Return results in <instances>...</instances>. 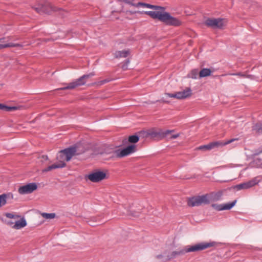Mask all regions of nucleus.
I'll return each mask as SVG.
<instances>
[{
	"label": "nucleus",
	"mask_w": 262,
	"mask_h": 262,
	"mask_svg": "<svg viewBox=\"0 0 262 262\" xmlns=\"http://www.w3.org/2000/svg\"><path fill=\"white\" fill-rule=\"evenodd\" d=\"M212 71L209 68H203L199 72V76L200 78L207 77L211 75Z\"/></svg>",
	"instance_id": "19"
},
{
	"label": "nucleus",
	"mask_w": 262,
	"mask_h": 262,
	"mask_svg": "<svg viewBox=\"0 0 262 262\" xmlns=\"http://www.w3.org/2000/svg\"><path fill=\"white\" fill-rule=\"evenodd\" d=\"M37 188V185L35 183H30L24 186L19 187L18 192L21 194L31 193Z\"/></svg>",
	"instance_id": "12"
},
{
	"label": "nucleus",
	"mask_w": 262,
	"mask_h": 262,
	"mask_svg": "<svg viewBox=\"0 0 262 262\" xmlns=\"http://www.w3.org/2000/svg\"><path fill=\"white\" fill-rule=\"evenodd\" d=\"M246 249H249V250H256V251L260 250V248H259L258 247H253L252 246H251V245H247V246H246Z\"/></svg>",
	"instance_id": "31"
},
{
	"label": "nucleus",
	"mask_w": 262,
	"mask_h": 262,
	"mask_svg": "<svg viewBox=\"0 0 262 262\" xmlns=\"http://www.w3.org/2000/svg\"><path fill=\"white\" fill-rule=\"evenodd\" d=\"M199 70L198 69H194L192 70L190 74L188 75V77L191 78L193 79H196L198 78V74H199Z\"/></svg>",
	"instance_id": "21"
},
{
	"label": "nucleus",
	"mask_w": 262,
	"mask_h": 262,
	"mask_svg": "<svg viewBox=\"0 0 262 262\" xmlns=\"http://www.w3.org/2000/svg\"><path fill=\"white\" fill-rule=\"evenodd\" d=\"M252 130L258 134H262V123H256L252 126Z\"/></svg>",
	"instance_id": "20"
},
{
	"label": "nucleus",
	"mask_w": 262,
	"mask_h": 262,
	"mask_svg": "<svg viewBox=\"0 0 262 262\" xmlns=\"http://www.w3.org/2000/svg\"><path fill=\"white\" fill-rule=\"evenodd\" d=\"M192 94V91L190 88H187L182 91L177 92L174 93H165V95L170 98L178 99H184L190 97Z\"/></svg>",
	"instance_id": "8"
},
{
	"label": "nucleus",
	"mask_w": 262,
	"mask_h": 262,
	"mask_svg": "<svg viewBox=\"0 0 262 262\" xmlns=\"http://www.w3.org/2000/svg\"><path fill=\"white\" fill-rule=\"evenodd\" d=\"M173 130H163L160 129L157 131L154 129L148 130L147 132V135L152 138H159L160 139L166 137L169 134L173 132Z\"/></svg>",
	"instance_id": "11"
},
{
	"label": "nucleus",
	"mask_w": 262,
	"mask_h": 262,
	"mask_svg": "<svg viewBox=\"0 0 262 262\" xmlns=\"http://www.w3.org/2000/svg\"><path fill=\"white\" fill-rule=\"evenodd\" d=\"M91 182L94 183L99 182L106 178V173L101 170H96L86 176Z\"/></svg>",
	"instance_id": "9"
},
{
	"label": "nucleus",
	"mask_w": 262,
	"mask_h": 262,
	"mask_svg": "<svg viewBox=\"0 0 262 262\" xmlns=\"http://www.w3.org/2000/svg\"><path fill=\"white\" fill-rule=\"evenodd\" d=\"M143 6L149 9H154L157 11H147L141 12L149 15L153 19H158L167 25L179 26L181 25V21L178 18L172 16L169 13L165 12V8L146 4L142 2L137 3L136 7Z\"/></svg>",
	"instance_id": "1"
},
{
	"label": "nucleus",
	"mask_w": 262,
	"mask_h": 262,
	"mask_svg": "<svg viewBox=\"0 0 262 262\" xmlns=\"http://www.w3.org/2000/svg\"><path fill=\"white\" fill-rule=\"evenodd\" d=\"M7 194L4 193L0 195V207L4 206L7 202Z\"/></svg>",
	"instance_id": "23"
},
{
	"label": "nucleus",
	"mask_w": 262,
	"mask_h": 262,
	"mask_svg": "<svg viewBox=\"0 0 262 262\" xmlns=\"http://www.w3.org/2000/svg\"><path fill=\"white\" fill-rule=\"evenodd\" d=\"M129 62V59H126L125 60V62H124V64L123 65H122V69H124V70H125L127 68V66Z\"/></svg>",
	"instance_id": "32"
},
{
	"label": "nucleus",
	"mask_w": 262,
	"mask_h": 262,
	"mask_svg": "<svg viewBox=\"0 0 262 262\" xmlns=\"http://www.w3.org/2000/svg\"><path fill=\"white\" fill-rule=\"evenodd\" d=\"M6 216L9 219H13L14 217V215L11 213H7L5 214Z\"/></svg>",
	"instance_id": "33"
},
{
	"label": "nucleus",
	"mask_w": 262,
	"mask_h": 262,
	"mask_svg": "<svg viewBox=\"0 0 262 262\" xmlns=\"http://www.w3.org/2000/svg\"><path fill=\"white\" fill-rule=\"evenodd\" d=\"M42 158L43 160L46 161L48 159V157L47 155H42Z\"/></svg>",
	"instance_id": "38"
},
{
	"label": "nucleus",
	"mask_w": 262,
	"mask_h": 262,
	"mask_svg": "<svg viewBox=\"0 0 262 262\" xmlns=\"http://www.w3.org/2000/svg\"><path fill=\"white\" fill-rule=\"evenodd\" d=\"M223 193L219 191L217 192H212L210 194H204L190 197L187 201V205L189 207L199 206L202 204H209L210 202L217 201L221 199Z\"/></svg>",
	"instance_id": "3"
},
{
	"label": "nucleus",
	"mask_w": 262,
	"mask_h": 262,
	"mask_svg": "<svg viewBox=\"0 0 262 262\" xmlns=\"http://www.w3.org/2000/svg\"><path fill=\"white\" fill-rule=\"evenodd\" d=\"M8 224L9 225H13V222H8Z\"/></svg>",
	"instance_id": "40"
},
{
	"label": "nucleus",
	"mask_w": 262,
	"mask_h": 262,
	"mask_svg": "<svg viewBox=\"0 0 262 262\" xmlns=\"http://www.w3.org/2000/svg\"><path fill=\"white\" fill-rule=\"evenodd\" d=\"M5 108V111L6 112H11L18 109V107L17 106H9L7 105H6Z\"/></svg>",
	"instance_id": "29"
},
{
	"label": "nucleus",
	"mask_w": 262,
	"mask_h": 262,
	"mask_svg": "<svg viewBox=\"0 0 262 262\" xmlns=\"http://www.w3.org/2000/svg\"><path fill=\"white\" fill-rule=\"evenodd\" d=\"M237 138H233L230 140H229L225 142H221V141H215L210 143L211 146L212 147V149L216 147H219V146H223L224 145H227L229 143H231L233 142L234 141L237 140Z\"/></svg>",
	"instance_id": "16"
},
{
	"label": "nucleus",
	"mask_w": 262,
	"mask_h": 262,
	"mask_svg": "<svg viewBox=\"0 0 262 262\" xmlns=\"http://www.w3.org/2000/svg\"><path fill=\"white\" fill-rule=\"evenodd\" d=\"M3 49V44H0V50Z\"/></svg>",
	"instance_id": "41"
},
{
	"label": "nucleus",
	"mask_w": 262,
	"mask_h": 262,
	"mask_svg": "<svg viewBox=\"0 0 262 262\" xmlns=\"http://www.w3.org/2000/svg\"><path fill=\"white\" fill-rule=\"evenodd\" d=\"M21 47V45L19 43H8L6 44H3V49L7 48L9 47Z\"/></svg>",
	"instance_id": "25"
},
{
	"label": "nucleus",
	"mask_w": 262,
	"mask_h": 262,
	"mask_svg": "<svg viewBox=\"0 0 262 262\" xmlns=\"http://www.w3.org/2000/svg\"><path fill=\"white\" fill-rule=\"evenodd\" d=\"M140 137L137 135L130 136L128 137V141L130 143H136L139 140Z\"/></svg>",
	"instance_id": "22"
},
{
	"label": "nucleus",
	"mask_w": 262,
	"mask_h": 262,
	"mask_svg": "<svg viewBox=\"0 0 262 262\" xmlns=\"http://www.w3.org/2000/svg\"><path fill=\"white\" fill-rule=\"evenodd\" d=\"M228 75H232V76H240L241 77H244V78H249L251 76V75H246V74H244L242 72L230 73Z\"/></svg>",
	"instance_id": "26"
},
{
	"label": "nucleus",
	"mask_w": 262,
	"mask_h": 262,
	"mask_svg": "<svg viewBox=\"0 0 262 262\" xmlns=\"http://www.w3.org/2000/svg\"><path fill=\"white\" fill-rule=\"evenodd\" d=\"M213 246V243L202 242L193 245H188L186 247L187 253H189L202 251Z\"/></svg>",
	"instance_id": "7"
},
{
	"label": "nucleus",
	"mask_w": 262,
	"mask_h": 262,
	"mask_svg": "<svg viewBox=\"0 0 262 262\" xmlns=\"http://www.w3.org/2000/svg\"><path fill=\"white\" fill-rule=\"evenodd\" d=\"M260 249V250L259 251L262 250V249Z\"/></svg>",
	"instance_id": "45"
},
{
	"label": "nucleus",
	"mask_w": 262,
	"mask_h": 262,
	"mask_svg": "<svg viewBox=\"0 0 262 262\" xmlns=\"http://www.w3.org/2000/svg\"><path fill=\"white\" fill-rule=\"evenodd\" d=\"M200 150H210L212 149L211 144L209 143L207 145H201L199 148Z\"/></svg>",
	"instance_id": "28"
},
{
	"label": "nucleus",
	"mask_w": 262,
	"mask_h": 262,
	"mask_svg": "<svg viewBox=\"0 0 262 262\" xmlns=\"http://www.w3.org/2000/svg\"><path fill=\"white\" fill-rule=\"evenodd\" d=\"M130 13L131 14H134V13H135L134 12H131V11L130 12Z\"/></svg>",
	"instance_id": "44"
},
{
	"label": "nucleus",
	"mask_w": 262,
	"mask_h": 262,
	"mask_svg": "<svg viewBox=\"0 0 262 262\" xmlns=\"http://www.w3.org/2000/svg\"><path fill=\"white\" fill-rule=\"evenodd\" d=\"M129 54L128 50L117 51L115 52L114 56L116 58H125Z\"/></svg>",
	"instance_id": "18"
},
{
	"label": "nucleus",
	"mask_w": 262,
	"mask_h": 262,
	"mask_svg": "<svg viewBox=\"0 0 262 262\" xmlns=\"http://www.w3.org/2000/svg\"><path fill=\"white\" fill-rule=\"evenodd\" d=\"M112 80V79L107 78V79H104V80H102L101 81V83L102 84H104V83H107L108 82H110Z\"/></svg>",
	"instance_id": "34"
},
{
	"label": "nucleus",
	"mask_w": 262,
	"mask_h": 262,
	"mask_svg": "<svg viewBox=\"0 0 262 262\" xmlns=\"http://www.w3.org/2000/svg\"><path fill=\"white\" fill-rule=\"evenodd\" d=\"M167 102V101H165V100H163V99H161V100H158L156 101L155 102H152V103H155V102Z\"/></svg>",
	"instance_id": "37"
},
{
	"label": "nucleus",
	"mask_w": 262,
	"mask_h": 262,
	"mask_svg": "<svg viewBox=\"0 0 262 262\" xmlns=\"http://www.w3.org/2000/svg\"><path fill=\"white\" fill-rule=\"evenodd\" d=\"M169 254V252L167 251H165L164 252L163 254H159L156 256V258L159 259H161L162 261L165 262L167 261V260H164L165 256H167V255Z\"/></svg>",
	"instance_id": "24"
},
{
	"label": "nucleus",
	"mask_w": 262,
	"mask_h": 262,
	"mask_svg": "<svg viewBox=\"0 0 262 262\" xmlns=\"http://www.w3.org/2000/svg\"><path fill=\"white\" fill-rule=\"evenodd\" d=\"M119 2H124V0H118Z\"/></svg>",
	"instance_id": "42"
},
{
	"label": "nucleus",
	"mask_w": 262,
	"mask_h": 262,
	"mask_svg": "<svg viewBox=\"0 0 262 262\" xmlns=\"http://www.w3.org/2000/svg\"><path fill=\"white\" fill-rule=\"evenodd\" d=\"M42 215L47 219H54L56 215L54 213H43Z\"/></svg>",
	"instance_id": "27"
},
{
	"label": "nucleus",
	"mask_w": 262,
	"mask_h": 262,
	"mask_svg": "<svg viewBox=\"0 0 262 262\" xmlns=\"http://www.w3.org/2000/svg\"><path fill=\"white\" fill-rule=\"evenodd\" d=\"M27 225V223L26 220L24 217H23L20 220L16 221L12 226V227L15 229H20L26 226Z\"/></svg>",
	"instance_id": "17"
},
{
	"label": "nucleus",
	"mask_w": 262,
	"mask_h": 262,
	"mask_svg": "<svg viewBox=\"0 0 262 262\" xmlns=\"http://www.w3.org/2000/svg\"><path fill=\"white\" fill-rule=\"evenodd\" d=\"M187 253L186 246L183 248H179L177 250L169 252V254L165 256L166 260H170L178 256H182Z\"/></svg>",
	"instance_id": "15"
},
{
	"label": "nucleus",
	"mask_w": 262,
	"mask_h": 262,
	"mask_svg": "<svg viewBox=\"0 0 262 262\" xmlns=\"http://www.w3.org/2000/svg\"><path fill=\"white\" fill-rule=\"evenodd\" d=\"M204 24L214 29H223L225 25L224 19L221 18H207Z\"/></svg>",
	"instance_id": "6"
},
{
	"label": "nucleus",
	"mask_w": 262,
	"mask_h": 262,
	"mask_svg": "<svg viewBox=\"0 0 262 262\" xmlns=\"http://www.w3.org/2000/svg\"><path fill=\"white\" fill-rule=\"evenodd\" d=\"M180 135L179 134H173V135H172L171 136V139H176L178 137H179Z\"/></svg>",
	"instance_id": "35"
},
{
	"label": "nucleus",
	"mask_w": 262,
	"mask_h": 262,
	"mask_svg": "<svg viewBox=\"0 0 262 262\" xmlns=\"http://www.w3.org/2000/svg\"><path fill=\"white\" fill-rule=\"evenodd\" d=\"M84 151H79L77 149V146L74 145L69 148L61 150L57 155V160L59 161V163L53 164L43 169V172H48L52 169L63 168L66 166L65 161H70L72 157L75 155H79Z\"/></svg>",
	"instance_id": "2"
},
{
	"label": "nucleus",
	"mask_w": 262,
	"mask_h": 262,
	"mask_svg": "<svg viewBox=\"0 0 262 262\" xmlns=\"http://www.w3.org/2000/svg\"><path fill=\"white\" fill-rule=\"evenodd\" d=\"M136 151V145L132 144L122 149H112V151L108 152V154H111V158H122L133 154Z\"/></svg>",
	"instance_id": "4"
},
{
	"label": "nucleus",
	"mask_w": 262,
	"mask_h": 262,
	"mask_svg": "<svg viewBox=\"0 0 262 262\" xmlns=\"http://www.w3.org/2000/svg\"><path fill=\"white\" fill-rule=\"evenodd\" d=\"M134 0H124L123 3L136 7L137 3H134Z\"/></svg>",
	"instance_id": "30"
},
{
	"label": "nucleus",
	"mask_w": 262,
	"mask_h": 262,
	"mask_svg": "<svg viewBox=\"0 0 262 262\" xmlns=\"http://www.w3.org/2000/svg\"><path fill=\"white\" fill-rule=\"evenodd\" d=\"M35 9L37 12L40 14L45 13L49 14L52 11H56L55 8L52 7V6L48 3L39 5L37 7H35Z\"/></svg>",
	"instance_id": "13"
},
{
	"label": "nucleus",
	"mask_w": 262,
	"mask_h": 262,
	"mask_svg": "<svg viewBox=\"0 0 262 262\" xmlns=\"http://www.w3.org/2000/svg\"><path fill=\"white\" fill-rule=\"evenodd\" d=\"M90 225H91V226H95V225L91 224H90Z\"/></svg>",
	"instance_id": "43"
},
{
	"label": "nucleus",
	"mask_w": 262,
	"mask_h": 262,
	"mask_svg": "<svg viewBox=\"0 0 262 262\" xmlns=\"http://www.w3.org/2000/svg\"><path fill=\"white\" fill-rule=\"evenodd\" d=\"M260 180L258 179V177H255L248 182L235 185L233 187V188L234 189L237 190H240L242 189H247L258 184V183L260 182Z\"/></svg>",
	"instance_id": "10"
},
{
	"label": "nucleus",
	"mask_w": 262,
	"mask_h": 262,
	"mask_svg": "<svg viewBox=\"0 0 262 262\" xmlns=\"http://www.w3.org/2000/svg\"><path fill=\"white\" fill-rule=\"evenodd\" d=\"M237 202V200H235L231 202H228L225 204H212L211 207L217 211H222L226 210H230L232 208Z\"/></svg>",
	"instance_id": "14"
},
{
	"label": "nucleus",
	"mask_w": 262,
	"mask_h": 262,
	"mask_svg": "<svg viewBox=\"0 0 262 262\" xmlns=\"http://www.w3.org/2000/svg\"><path fill=\"white\" fill-rule=\"evenodd\" d=\"M5 106H6V105L2 104V103H0V110H1L5 111Z\"/></svg>",
	"instance_id": "36"
},
{
	"label": "nucleus",
	"mask_w": 262,
	"mask_h": 262,
	"mask_svg": "<svg viewBox=\"0 0 262 262\" xmlns=\"http://www.w3.org/2000/svg\"><path fill=\"white\" fill-rule=\"evenodd\" d=\"M95 75L94 73H90L88 74H85L77 79L75 81L68 84L66 86L60 88V90H67V89H74L78 86L84 85L86 83L85 79H88L92 76Z\"/></svg>",
	"instance_id": "5"
},
{
	"label": "nucleus",
	"mask_w": 262,
	"mask_h": 262,
	"mask_svg": "<svg viewBox=\"0 0 262 262\" xmlns=\"http://www.w3.org/2000/svg\"><path fill=\"white\" fill-rule=\"evenodd\" d=\"M5 38L4 37H3V38H0V42H3V40H4Z\"/></svg>",
	"instance_id": "39"
}]
</instances>
